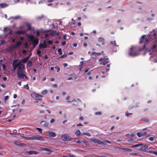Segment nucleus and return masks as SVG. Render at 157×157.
<instances>
[{
    "mask_svg": "<svg viewBox=\"0 0 157 157\" xmlns=\"http://www.w3.org/2000/svg\"><path fill=\"white\" fill-rule=\"evenodd\" d=\"M129 56L132 57H135L139 55L136 47L132 46L130 48L128 52Z\"/></svg>",
    "mask_w": 157,
    "mask_h": 157,
    "instance_id": "f257e3e1",
    "label": "nucleus"
},
{
    "mask_svg": "<svg viewBox=\"0 0 157 157\" xmlns=\"http://www.w3.org/2000/svg\"><path fill=\"white\" fill-rule=\"evenodd\" d=\"M25 68V66L21 63V65L18 67L17 71V74L18 77L20 78H23V74H24L23 70Z\"/></svg>",
    "mask_w": 157,
    "mask_h": 157,
    "instance_id": "f03ea898",
    "label": "nucleus"
},
{
    "mask_svg": "<svg viewBox=\"0 0 157 157\" xmlns=\"http://www.w3.org/2000/svg\"><path fill=\"white\" fill-rule=\"evenodd\" d=\"M91 141L95 143H97L100 144H102L104 145L106 144L107 143L110 144L111 143V142L108 140H105L104 141H102L99 139L95 138H92L91 140Z\"/></svg>",
    "mask_w": 157,
    "mask_h": 157,
    "instance_id": "7ed1b4c3",
    "label": "nucleus"
},
{
    "mask_svg": "<svg viewBox=\"0 0 157 157\" xmlns=\"http://www.w3.org/2000/svg\"><path fill=\"white\" fill-rule=\"evenodd\" d=\"M31 97L36 100L41 101L43 96L41 95L37 94L35 92L32 93L31 94Z\"/></svg>",
    "mask_w": 157,
    "mask_h": 157,
    "instance_id": "20e7f679",
    "label": "nucleus"
},
{
    "mask_svg": "<svg viewBox=\"0 0 157 157\" xmlns=\"http://www.w3.org/2000/svg\"><path fill=\"white\" fill-rule=\"evenodd\" d=\"M140 147L139 150L140 151L144 150L148 148V146L146 145H144L142 144H135V145L131 146V148L134 147Z\"/></svg>",
    "mask_w": 157,
    "mask_h": 157,
    "instance_id": "39448f33",
    "label": "nucleus"
},
{
    "mask_svg": "<svg viewBox=\"0 0 157 157\" xmlns=\"http://www.w3.org/2000/svg\"><path fill=\"white\" fill-rule=\"evenodd\" d=\"M118 148L119 149L124 151V152H131L133 151L132 149L124 147V146L118 147Z\"/></svg>",
    "mask_w": 157,
    "mask_h": 157,
    "instance_id": "423d86ee",
    "label": "nucleus"
},
{
    "mask_svg": "<svg viewBox=\"0 0 157 157\" xmlns=\"http://www.w3.org/2000/svg\"><path fill=\"white\" fill-rule=\"evenodd\" d=\"M32 140H37L41 141H44L45 140L41 136H32Z\"/></svg>",
    "mask_w": 157,
    "mask_h": 157,
    "instance_id": "0eeeda50",
    "label": "nucleus"
},
{
    "mask_svg": "<svg viewBox=\"0 0 157 157\" xmlns=\"http://www.w3.org/2000/svg\"><path fill=\"white\" fill-rule=\"evenodd\" d=\"M110 44L111 45H113V51L114 52H117V50L116 49H115L114 48L115 47L117 46V47H118V45H117L116 41L114 40L113 41H110Z\"/></svg>",
    "mask_w": 157,
    "mask_h": 157,
    "instance_id": "6e6552de",
    "label": "nucleus"
},
{
    "mask_svg": "<svg viewBox=\"0 0 157 157\" xmlns=\"http://www.w3.org/2000/svg\"><path fill=\"white\" fill-rule=\"evenodd\" d=\"M15 144L18 146H20L21 147H23L26 145L25 144L23 143H21L20 141H16L14 142Z\"/></svg>",
    "mask_w": 157,
    "mask_h": 157,
    "instance_id": "1a4fd4ad",
    "label": "nucleus"
},
{
    "mask_svg": "<svg viewBox=\"0 0 157 157\" xmlns=\"http://www.w3.org/2000/svg\"><path fill=\"white\" fill-rule=\"evenodd\" d=\"M69 136L67 134H64L61 136V139L63 141H66L67 140Z\"/></svg>",
    "mask_w": 157,
    "mask_h": 157,
    "instance_id": "9d476101",
    "label": "nucleus"
},
{
    "mask_svg": "<svg viewBox=\"0 0 157 157\" xmlns=\"http://www.w3.org/2000/svg\"><path fill=\"white\" fill-rule=\"evenodd\" d=\"M21 62H19L17 64H12L13 66V69L14 70H16L17 67H18L20 65H21Z\"/></svg>",
    "mask_w": 157,
    "mask_h": 157,
    "instance_id": "9b49d317",
    "label": "nucleus"
},
{
    "mask_svg": "<svg viewBox=\"0 0 157 157\" xmlns=\"http://www.w3.org/2000/svg\"><path fill=\"white\" fill-rule=\"evenodd\" d=\"M48 136L51 138L54 137L56 136V134L54 132H48Z\"/></svg>",
    "mask_w": 157,
    "mask_h": 157,
    "instance_id": "f8f14e48",
    "label": "nucleus"
},
{
    "mask_svg": "<svg viewBox=\"0 0 157 157\" xmlns=\"http://www.w3.org/2000/svg\"><path fill=\"white\" fill-rule=\"evenodd\" d=\"M25 33V31L24 30H18L14 32L15 35H18L19 34H24Z\"/></svg>",
    "mask_w": 157,
    "mask_h": 157,
    "instance_id": "ddd939ff",
    "label": "nucleus"
},
{
    "mask_svg": "<svg viewBox=\"0 0 157 157\" xmlns=\"http://www.w3.org/2000/svg\"><path fill=\"white\" fill-rule=\"evenodd\" d=\"M38 39H36L33 40L32 43L34 47H35L36 45L38 44Z\"/></svg>",
    "mask_w": 157,
    "mask_h": 157,
    "instance_id": "4468645a",
    "label": "nucleus"
},
{
    "mask_svg": "<svg viewBox=\"0 0 157 157\" xmlns=\"http://www.w3.org/2000/svg\"><path fill=\"white\" fill-rule=\"evenodd\" d=\"M8 6V4L5 3H0V8H1L6 7Z\"/></svg>",
    "mask_w": 157,
    "mask_h": 157,
    "instance_id": "2eb2a0df",
    "label": "nucleus"
},
{
    "mask_svg": "<svg viewBox=\"0 0 157 157\" xmlns=\"http://www.w3.org/2000/svg\"><path fill=\"white\" fill-rule=\"evenodd\" d=\"M40 124L41 125L45 127H47L48 125V123L44 121L40 122Z\"/></svg>",
    "mask_w": 157,
    "mask_h": 157,
    "instance_id": "dca6fc26",
    "label": "nucleus"
},
{
    "mask_svg": "<svg viewBox=\"0 0 157 157\" xmlns=\"http://www.w3.org/2000/svg\"><path fill=\"white\" fill-rule=\"evenodd\" d=\"M129 154L130 155H132V156L136 155V156H142L141 154L139 153L132 152V153H130Z\"/></svg>",
    "mask_w": 157,
    "mask_h": 157,
    "instance_id": "f3484780",
    "label": "nucleus"
},
{
    "mask_svg": "<svg viewBox=\"0 0 157 157\" xmlns=\"http://www.w3.org/2000/svg\"><path fill=\"white\" fill-rule=\"evenodd\" d=\"M145 152H148L149 153H152L154 154H155V155H157V151H144Z\"/></svg>",
    "mask_w": 157,
    "mask_h": 157,
    "instance_id": "a211bd4d",
    "label": "nucleus"
},
{
    "mask_svg": "<svg viewBox=\"0 0 157 157\" xmlns=\"http://www.w3.org/2000/svg\"><path fill=\"white\" fill-rule=\"evenodd\" d=\"M47 44H40L39 45V47L40 48H46L47 47Z\"/></svg>",
    "mask_w": 157,
    "mask_h": 157,
    "instance_id": "6ab92c4d",
    "label": "nucleus"
},
{
    "mask_svg": "<svg viewBox=\"0 0 157 157\" xmlns=\"http://www.w3.org/2000/svg\"><path fill=\"white\" fill-rule=\"evenodd\" d=\"M4 29L5 30V32L6 33H7L8 34H12V30H10L9 32H8V30L9 29H7L6 28H4Z\"/></svg>",
    "mask_w": 157,
    "mask_h": 157,
    "instance_id": "aec40b11",
    "label": "nucleus"
},
{
    "mask_svg": "<svg viewBox=\"0 0 157 157\" xmlns=\"http://www.w3.org/2000/svg\"><path fill=\"white\" fill-rule=\"evenodd\" d=\"M28 153L29 155H33V154L36 155L38 154V152L36 151H29L28 152Z\"/></svg>",
    "mask_w": 157,
    "mask_h": 157,
    "instance_id": "412c9836",
    "label": "nucleus"
},
{
    "mask_svg": "<svg viewBox=\"0 0 157 157\" xmlns=\"http://www.w3.org/2000/svg\"><path fill=\"white\" fill-rule=\"evenodd\" d=\"M105 39L103 38H99L98 39V41L99 42H101V44L102 45H104V41Z\"/></svg>",
    "mask_w": 157,
    "mask_h": 157,
    "instance_id": "4be33fe9",
    "label": "nucleus"
},
{
    "mask_svg": "<svg viewBox=\"0 0 157 157\" xmlns=\"http://www.w3.org/2000/svg\"><path fill=\"white\" fill-rule=\"evenodd\" d=\"M81 133L80 131V130H78L76 132H75V135L78 136L79 137L81 136Z\"/></svg>",
    "mask_w": 157,
    "mask_h": 157,
    "instance_id": "5701e85b",
    "label": "nucleus"
},
{
    "mask_svg": "<svg viewBox=\"0 0 157 157\" xmlns=\"http://www.w3.org/2000/svg\"><path fill=\"white\" fill-rule=\"evenodd\" d=\"M145 36H146V35H143L142 36L141 38L140 39V40L139 42L140 44H141L143 42V40H143L144 39Z\"/></svg>",
    "mask_w": 157,
    "mask_h": 157,
    "instance_id": "b1692460",
    "label": "nucleus"
},
{
    "mask_svg": "<svg viewBox=\"0 0 157 157\" xmlns=\"http://www.w3.org/2000/svg\"><path fill=\"white\" fill-rule=\"evenodd\" d=\"M23 139L26 140H32V137H26L25 136H21Z\"/></svg>",
    "mask_w": 157,
    "mask_h": 157,
    "instance_id": "393cba45",
    "label": "nucleus"
},
{
    "mask_svg": "<svg viewBox=\"0 0 157 157\" xmlns=\"http://www.w3.org/2000/svg\"><path fill=\"white\" fill-rule=\"evenodd\" d=\"M44 17L43 15H41L37 17H36V19L38 20H40L43 19Z\"/></svg>",
    "mask_w": 157,
    "mask_h": 157,
    "instance_id": "a878e982",
    "label": "nucleus"
},
{
    "mask_svg": "<svg viewBox=\"0 0 157 157\" xmlns=\"http://www.w3.org/2000/svg\"><path fill=\"white\" fill-rule=\"evenodd\" d=\"M135 140L132 138L129 139L127 140L128 142L130 144L134 143L135 142Z\"/></svg>",
    "mask_w": 157,
    "mask_h": 157,
    "instance_id": "bb28decb",
    "label": "nucleus"
},
{
    "mask_svg": "<svg viewBox=\"0 0 157 157\" xmlns=\"http://www.w3.org/2000/svg\"><path fill=\"white\" fill-rule=\"evenodd\" d=\"M22 44V42L21 41H18L16 42L15 45L17 46L18 47L20 46Z\"/></svg>",
    "mask_w": 157,
    "mask_h": 157,
    "instance_id": "cd10ccee",
    "label": "nucleus"
},
{
    "mask_svg": "<svg viewBox=\"0 0 157 157\" xmlns=\"http://www.w3.org/2000/svg\"><path fill=\"white\" fill-rule=\"evenodd\" d=\"M32 66V62L31 61H29L28 63L27 64V66H28L29 67H30Z\"/></svg>",
    "mask_w": 157,
    "mask_h": 157,
    "instance_id": "c85d7f7f",
    "label": "nucleus"
},
{
    "mask_svg": "<svg viewBox=\"0 0 157 157\" xmlns=\"http://www.w3.org/2000/svg\"><path fill=\"white\" fill-rule=\"evenodd\" d=\"M28 37L31 41H33L34 38V36L33 35H29Z\"/></svg>",
    "mask_w": 157,
    "mask_h": 157,
    "instance_id": "c756f323",
    "label": "nucleus"
},
{
    "mask_svg": "<svg viewBox=\"0 0 157 157\" xmlns=\"http://www.w3.org/2000/svg\"><path fill=\"white\" fill-rule=\"evenodd\" d=\"M28 60L27 59V58H26L25 57V58H24L22 59L21 60V62H22L23 63H25L27 62V61Z\"/></svg>",
    "mask_w": 157,
    "mask_h": 157,
    "instance_id": "7c9ffc66",
    "label": "nucleus"
},
{
    "mask_svg": "<svg viewBox=\"0 0 157 157\" xmlns=\"http://www.w3.org/2000/svg\"><path fill=\"white\" fill-rule=\"evenodd\" d=\"M48 91L46 90H43L41 92V94L43 95H45L47 94Z\"/></svg>",
    "mask_w": 157,
    "mask_h": 157,
    "instance_id": "2f4dec72",
    "label": "nucleus"
},
{
    "mask_svg": "<svg viewBox=\"0 0 157 157\" xmlns=\"http://www.w3.org/2000/svg\"><path fill=\"white\" fill-rule=\"evenodd\" d=\"M27 25L28 27V30H30L32 29V28L31 27V24L27 23Z\"/></svg>",
    "mask_w": 157,
    "mask_h": 157,
    "instance_id": "473e14b6",
    "label": "nucleus"
},
{
    "mask_svg": "<svg viewBox=\"0 0 157 157\" xmlns=\"http://www.w3.org/2000/svg\"><path fill=\"white\" fill-rule=\"evenodd\" d=\"M96 115H101L102 114V113L101 111H98L95 113Z\"/></svg>",
    "mask_w": 157,
    "mask_h": 157,
    "instance_id": "72a5a7b5",
    "label": "nucleus"
},
{
    "mask_svg": "<svg viewBox=\"0 0 157 157\" xmlns=\"http://www.w3.org/2000/svg\"><path fill=\"white\" fill-rule=\"evenodd\" d=\"M50 31V30H43V29H40V31L41 32H43L44 33L49 32Z\"/></svg>",
    "mask_w": 157,
    "mask_h": 157,
    "instance_id": "f704fd0d",
    "label": "nucleus"
},
{
    "mask_svg": "<svg viewBox=\"0 0 157 157\" xmlns=\"http://www.w3.org/2000/svg\"><path fill=\"white\" fill-rule=\"evenodd\" d=\"M141 120L146 122H149V120L148 118H144L141 119Z\"/></svg>",
    "mask_w": 157,
    "mask_h": 157,
    "instance_id": "c9c22d12",
    "label": "nucleus"
},
{
    "mask_svg": "<svg viewBox=\"0 0 157 157\" xmlns=\"http://www.w3.org/2000/svg\"><path fill=\"white\" fill-rule=\"evenodd\" d=\"M20 17L19 16H17L14 17H11V18L14 20H17V19L20 18Z\"/></svg>",
    "mask_w": 157,
    "mask_h": 157,
    "instance_id": "e433bc0d",
    "label": "nucleus"
},
{
    "mask_svg": "<svg viewBox=\"0 0 157 157\" xmlns=\"http://www.w3.org/2000/svg\"><path fill=\"white\" fill-rule=\"evenodd\" d=\"M109 61H103L102 62H101L100 64L101 65H105L106 63H109Z\"/></svg>",
    "mask_w": 157,
    "mask_h": 157,
    "instance_id": "4c0bfd02",
    "label": "nucleus"
},
{
    "mask_svg": "<svg viewBox=\"0 0 157 157\" xmlns=\"http://www.w3.org/2000/svg\"><path fill=\"white\" fill-rule=\"evenodd\" d=\"M18 61V59H14L13 62L12 63V64H17V62Z\"/></svg>",
    "mask_w": 157,
    "mask_h": 157,
    "instance_id": "58836bf2",
    "label": "nucleus"
},
{
    "mask_svg": "<svg viewBox=\"0 0 157 157\" xmlns=\"http://www.w3.org/2000/svg\"><path fill=\"white\" fill-rule=\"evenodd\" d=\"M83 134L89 136H91V134L90 133L88 132L83 133Z\"/></svg>",
    "mask_w": 157,
    "mask_h": 157,
    "instance_id": "ea45409f",
    "label": "nucleus"
},
{
    "mask_svg": "<svg viewBox=\"0 0 157 157\" xmlns=\"http://www.w3.org/2000/svg\"><path fill=\"white\" fill-rule=\"evenodd\" d=\"M108 58H101L98 60V61H101L104 60H107L108 59Z\"/></svg>",
    "mask_w": 157,
    "mask_h": 157,
    "instance_id": "a19ab883",
    "label": "nucleus"
},
{
    "mask_svg": "<svg viewBox=\"0 0 157 157\" xmlns=\"http://www.w3.org/2000/svg\"><path fill=\"white\" fill-rule=\"evenodd\" d=\"M58 52L60 55H62V49L61 48H59L58 50Z\"/></svg>",
    "mask_w": 157,
    "mask_h": 157,
    "instance_id": "79ce46f5",
    "label": "nucleus"
},
{
    "mask_svg": "<svg viewBox=\"0 0 157 157\" xmlns=\"http://www.w3.org/2000/svg\"><path fill=\"white\" fill-rule=\"evenodd\" d=\"M156 47V44H154L152 47L151 48V49L152 51L153 52H154V49Z\"/></svg>",
    "mask_w": 157,
    "mask_h": 157,
    "instance_id": "37998d69",
    "label": "nucleus"
},
{
    "mask_svg": "<svg viewBox=\"0 0 157 157\" xmlns=\"http://www.w3.org/2000/svg\"><path fill=\"white\" fill-rule=\"evenodd\" d=\"M35 33H36V36H38L40 35V31L39 30H36L35 31Z\"/></svg>",
    "mask_w": 157,
    "mask_h": 157,
    "instance_id": "c03bdc74",
    "label": "nucleus"
},
{
    "mask_svg": "<svg viewBox=\"0 0 157 157\" xmlns=\"http://www.w3.org/2000/svg\"><path fill=\"white\" fill-rule=\"evenodd\" d=\"M67 54H64V55L61 56L60 57V58H64L67 57Z\"/></svg>",
    "mask_w": 157,
    "mask_h": 157,
    "instance_id": "a18cd8bd",
    "label": "nucleus"
},
{
    "mask_svg": "<svg viewBox=\"0 0 157 157\" xmlns=\"http://www.w3.org/2000/svg\"><path fill=\"white\" fill-rule=\"evenodd\" d=\"M104 52L103 51H102L101 53H97L96 52L95 56H100L101 55V53H103Z\"/></svg>",
    "mask_w": 157,
    "mask_h": 157,
    "instance_id": "49530a36",
    "label": "nucleus"
},
{
    "mask_svg": "<svg viewBox=\"0 0 157 157\" xmlns=\"http://www.w3.org/2000/svg\"><path fill=\"white\" fill-rule=\"evenodd\" d=\"M24 88L27 90H29V86L28 84H27L25 85L24 87Z\"/></svg>",
    "mask_w": 157,
    "mask_h": 157,
    "instance_id": "de8ad7c7",
    "label": "nucleus"
},
{
    "mask_svg": "<svg viewBox=\"0 0 157 157\" xmlns=\"http://www.w3.org/2000/svg\"><path fill=\"white\" fill-rule=\"evenodd\" d=\"M36 53L37 55H39V56H40L41 55V52L39 50H37L36 51Z\"/></svg>",
    "mask_w": 157,
    "mask_h": 157,
    "instance_id": "09e8293b",
    "label": "nucleus"
},
{
    "mask_svg": "<svg viewBox=\"0 0 157 157\" xmlns=\"http://www.w3.org/2000/svg\"><path fill=\"white\" fill-rule=\"evenodd\" d=\"M137 135L139 137H140L141 136L142 133L140 132H138L137 133Z\"/></svg>",
    "mask_w": 157,
    "mask_h": 157,
    "instance_id": "8fccbe9b",
    "label": "nucleus"
},
{
    "mask_svg": "<svg viewBox=\"0 0 157 157\" xmlns=\"http://www.w3.org/2000/svg\"><path fill=\"white\" fill-rule=\"evenodd\" d=\"M148 139L151 141H153L154 140V138L152 137H150Z\"/></svg>",
    "mask_w": 157,
    "mask_h": 157,
    "instance_id": "3c124183",
    "label": "nucleus"
},
{
    "mask_svg": "<svg viewBox=\"0 0 157 157\" xmlns=\"http://www.w3.org/2000/svg\"><path fill=\"white\" fill-rule=\"evenodd\" d=\"M28 46V43L27 42H25L24 44L25 48H27Z\"/></svg>",
    "mask_w": 157,
    "mask_h": 157,
    "instance_id": "603ef678",
    "label": "nucleus"
},
{
    "mask_svg": "<svg viewBox=\"0 0 157 157\" xmlns=\"http://www.w3.org/2000/svg\"><path fill=\"white\" fill-rule=\"evenodd\" d=\"M132 113H129L127 112H126L125 113L126 116H127L128 117L130 115H132Z\"/></svg>",
    "mask_w": 157,
    "mask_h": 157,
    "instance_id": "864d4df0",
    "label": "nucleus"
},
{
    "mask_svg": "<svg viewBox=\"0 0 157 157\" xmlns=\"http://www.w3.org/2000/svg\"><path fill=\"white\" fill-rule=\"evenodd\" d=\"M47 42L49 45H51L53 43V42L52 40H48L47 41Z\"/></svg>",
    "mask_w": 157,
    "mask_h": 157,
    "instance_id": "5fc2aeb1",
    "label": "nucleus"
},
{
    "mask_svg": "<svg viewBox=\"0 0 157 157\" xmlns=\"http://www.w3.org/2000/svg\"><path fill=\"white\" fill-rule=\"evenodd\" d=\"M44 150L46 151H51V149H49L47 148H45L44 149Z\"/></svg>",
    "mask_w": 157,
    "mask_h": 157,
    "instance_id": "6e6d98bb",
    "label": "nucleus"
},
{
    "mask_svg": "<svg viewBox=\"0 0 157 157\" xmlns=\"http://www.w3.org/2000/svg\"><path fill=\"white\" fill-rule=\"evenodd\" d=\"M52 86L53 87L56 88L57 87V85L56 84H54L52 85Z\"/></svg>",
    "mask_w": 157,
    "mask_h": 157,
    "instance_id": "4d7b16f0",
    "label": "nucleus"
},
{
    "mask_svg": "<svg viewBox=\"0 0 157 157\" xmlns=\"http://www.w3.org/2000/svg\"><path fill=\"white\" fill-rule=\"evenodd\" d=\"M56 69L57 70V72H59L60 71V68L58 67H55Z\"/></svg>",
    "mask_w": 157,
    "mask_h": 157,
    "instance_id": "13d9d810",
    "label": "nucleus"
},
{
    "mask_svg": "<svg viewBox=\"0 0 157 157\" xmlns=\"http://www.w3.org/2000/svg\"><path fill=\"white\" fill-rule=\"evenodd\" d=\"M79 120L80 121H83L84 120V118L82 116H81L79 118Z\"/></svg>",
    "mask_w": 157,
    "mask_h": 157,
    "instance_id": "bf43d9fd",
    "label": "nucleus"
},
{
    "mask_svg": "<svg viewBox=\"0 0 157 157\" xmlns=\"http://www.w3.org/2000/svg\"><path fill=\"white\" fill-rule=\"evenodd\" d=\"M9 134L12 136H13L14 137H16V135L15 134H14V133H13L12 132H10V133H9Z\"/></svg>",
    "mask_w": 157,
    "mask_h": 157,
    "instance_id": "052dcab7",
    "label": "nucleus"
},
{
    "mask_svg": "<svg viewBox=\"0 0 157 157\" xmlns=\"http://www.w3.org/2000/svg\"><path fill=\"white\" fill-rule=\"evenodd\" d=\"M70 96H68L66 98V100L68 102H71V101H69L70 99Z\"/></svg>",
    "mask_w": 157,
    "mask_h": 157,
    "instance_id": "680f3d73",
    "label": "nucleus"
},
{
    "mask_svg": "<svg viewBox=\"0 0 157 157\" xmlns=\"http://www.w3.org/2000/svg\"><path fill=\"white\" fill-rule=\"evenodd\" d=\"M8 98L9 96H6L4 97V99L5 101H6L8 99Z\"/></svg>",
    "mask_w": 157,
    "mask_h": 157,
    "instance_id": "e2e57ef3",
    "label": "nucleus"
},
{
    "mask_svg": "<svg viewBox=\"0 0 157 157\" xmlns=\"http://www.w3.org/2000/svg\"><path fill=\"white\" fill-rule=\"evenodd\" d=\"M6 66L5 64H2V67L4 70H5L6 69Z\"/></svg>",
    "mask_w": 157,
    "mask_h": 157,
    "instance_id": "0e129e2a",
    "label": "nucleus"
},
{
    "mask_svg": "<svg viewBox=\"0 0 157 157\" xmlns=\"http://www.w3.org/2000/svg\"><path fill=\"white\" fill-rule=\"evenodd\" d=\"M149 40L148 39H145L144 40V41L143 40V42L144 43H146L148 42Z\"/></svg>",
    "mask_w": 157,
    "mask_h": 157,
    "instance_id": "69168bd1",
    "label": "nucleus"
},
{
    "mask_svg": "<svg viewBox=\"0 0 157 157\" xmlns=\"http://www.w3.org/2000/svg\"><path fill=\"white\" fill-rule=\"evenodd\" d=\"M26 52H27V51L25 50H23L22 51V53L23 54H26Z\"/></svg>",
    "mask_w": 157,
    "mask_h": 157,
    "instance_id": "338daca9",
    "label": "nucleus"
},
{
    "mask_svg": "<svg viewBox=\"0 0 157 157\" xmlns=\"http://www.w3.org/2000/svg\"><path fill=\"white\" fill-rule=\"evenodd\" d=\"M69 157H77L75 156L72 155V154H70L69 156Z\"/></svg>",
    "mask_w": 157,
    "mask_h": 157,
    "instance_id": "774afa93",
    "label": "nucleus"
}]
</instances>
